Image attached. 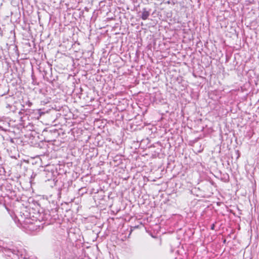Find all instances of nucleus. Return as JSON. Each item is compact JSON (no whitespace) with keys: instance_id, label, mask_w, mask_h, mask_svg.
I'll return each instance as SVG.
<instances>
[{"instance_id":"f257e3e1","label":"nucleus","mask_w":259,"mask_h":259,"mask_svg":"<svg viewBox=\"0 0 259 259\" xmlns=\"http://www.w3.org/2000/svg\"><path fill=\"white\" fill-rule=\"evenodd\" d=\"M34 82V79L33 78V85H35V87H33V92H34L35 94L36 95L34 98H37L38 99H41L45 97V90L40 88L39 83L35 85Z\"/></svg>"},{"instance_id":"f03ea898","label":"nucleus","mask_w":259,"mask_h":259,"mask_svg":"<svg viewBox=\"0 0 259 259\" xmlns=\"http://www.w3.org/2000/svg\"><path fill=\"white\" fill-rule=\"evenodd\" d=\"M45 219V214L42 211L40 212L39 210L37 212L33 211V224H35L37 222L39 223L44 221Z\"/></svg>"},{"instance_id":"7ed1b4c3","label":"nucleus","mask_w":259,"mask_h":259,"mask_svg":"<svg viewBox=\"0 0 259 259\" xmlns=\"http://www.w3.org/2000/svg\"><path fill=\"white\" fill-rule=\"evenodd\" d=\"M53 172L48 170H44L41 172V175L45 177V181H50L54 177Z\"/></svg>"},{"instance_id":"20e7f679","label":"nucleus","mask_w":259,"mask_h":259,"mask_svg":"<svg viewBox=\"0 0 259 259\" xmlns=\"http://www.w3.org/2000/svg\"><path fill=\"white\" fill-rule=\"evenodd\" d=\"M150 9L148 10L146 8H143L141 12V18L143 20H147L150 15Z\"/></svg>"},{"instance_id":"39448f33","label":"nucleus","mask_w":259,"mask_h":259,"mask_svg":"<svg viewBox=\"0 0 259 259\" xmlns=\"http://www.w3.org/2000/svg\"><path fill=\"white\" fill-rule=\"evenodd\" d=\"M23 214L24 215V223L25 224H31V222L30 221V217H28L27 214L25 215L24 213H23Z\"/></svg>"},{"instance_id":"423d86ee","label":"nucleus","mask_w":259,"mask_h":259,"mask_svg":"<svg viewBox=\"0 0 259 259\" xmlns=\"http://www.w3.org/2000/svg\"><path fill=\"white\" fill-rule=\"evenodd\" d=\"M35 227H38L39 228L41 227V228L42 229L43 228L42 224H36Z\"/></svg>"},{"instance_id":"0eeeda50","label":"nucleus","mask_w":259,"mask_h":259,"mask_svg":"<svg viewBox=\"0 0 259 259\" xmlns=\"http://www.w3.org/2000/svg\"><path fill=\"white\" fill-rule=\"evenodd\" d=\"M214 227H215V225L214 224H212L211 226V230H214Z\"/></svg>"},{"instance_id":"6e6552de","label":"nucleus","mask_w":259,"mask_h":259,"mask_svg":"<svg viewBox=\"0 0 259 259\" xmlns=\"http://www.w3.org/2000/svg\"><path fill=\"white\" fill-rule=\"evenodd\" d=\"M48 102H49V101H40L41 104H45L47 103Z\"/></svg>"},{"instance_id":"1a4fd4ad","label":"nucleus","mask_w":259,"mask_h":259,"mask_svg":"<svg viewBox=\"0 0 259 259\" xmlns=\"http://www.w3.org/2000/svg\"><path fill=\"white\" fill-rule=\"evenodd\" d=\"M213 184V182H211V185H212Z\"/></svg>"}]
</instances>
